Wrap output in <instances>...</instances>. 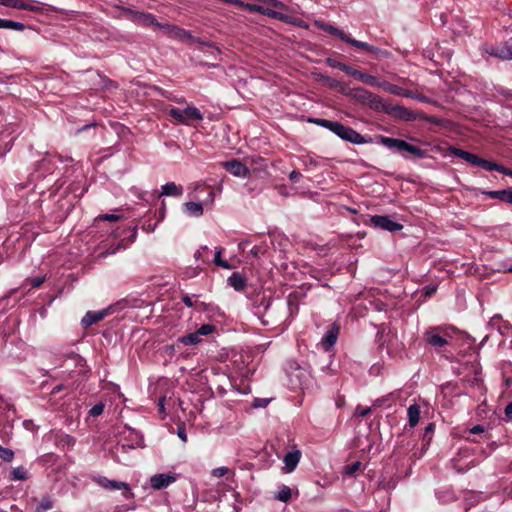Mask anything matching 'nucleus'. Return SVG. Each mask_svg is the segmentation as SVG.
Listing matches in <instances>:
<instances>
[{
  "mask_svg": "<svg viewBox=\"0 0 512 512\" xmlns=\"http://www.w3.org/2000/svg\"><path fill=\"white\" fill-rule=\"evenodd\" d=\"M169 115L176 121L178 124L190 126L194 121H202L203 115L198 108L195 106L189 105L184 109L180 108H171L169 110Z\"/></svg>",
  "mask_w": 512,
  "mask_h": 512,
  "instance_id": "f257e3e1",
  "label": "nucleus"
},
{
  "mask_svg": "<svg viewBox=\"0 0 512 512\" xmlns=\"http://www.w3.org/2000/svg\"><path fill=\"white\" fill-rule=\"evenodd\" d=\"M349 97L354 101L368 106L370 109L379 112L382 108L383 98L363 88H354L349 92Z\"/></svg>",
  "mask_w": 512,
  "mask_h": 512,
  "instance_id": "f03ea898",
  "label": "nucleus"
},
{
  "mask_svg": "<svg viewBox=\"0 0 512 512\" xmlns=\"http://www.w3.org/2000/svg\"><path fill=\"white\" fill-rule=\"evenodd\" d=\"M378 140L383 146L389 149L396 148L399 151H406L418 158H423L426 155V152L424 150L416 146H413L401 139L381 135L378 137Z\"/></svg>",
  "mask_w": 512,
  "mask_h": 512,
  "instance_id": "7ed1b4c3",
  "label": "nucleus"
},
{
  "mask_svg": "<svg viewBox=\"0 0 512 512\" xmlns=\"http://www.w3.org/2000/svg\"><path fill=\"white\" fill-rule=\"evenodd\" d=\"M379 112L388 114L393 118L407 122L414 121L417 118L416 114L406 107L393 105L385 100H383L382 108H380Z\"/></svg>",
  "mask_w": 512,
  "mask_h": 512,
  "instance_id": "20e7f679",
  "label": "nucleus"
},
{
  "mask_svg": "<svg viewBox=\"0 0 512 512\" xmlns=\"http://www.w3.org/2000/svg\"><path fill=\"white\" fill-rule=\"evenodd\" d=\"M447 337L450 335L442 326L431 327L424 333L425 341L435 348L445 346L448 343Z\"/></svg>",
  "mask_w": 512,
  "mask_h": 512,
  "instance_id": "39448f33",
  "label": "nucleus"
},
{
  "mask_svg": "<svg viewBox=\"0 0 512 512\" xmlns=\"http://www.w3.org/2000/svg\"><path fill=\"white\" fill-rule=\"evenodd\" d=\"M93 481L106 490H124L123 495L127 499L134 497L130 486L126 482L110 480L104 476H96L93 478Z\"/></svg>",
  "mask_w": 512,
  "mask_h": 512,
  "instance_id": "423d86ee",
  "label": "nucleus"
},
{
  "mask_svg": "<svg viewBox=\"0 0 512 512\" xmlns=\"http://www.w3.org/2000/svg\"><path fill=\"white\" fill-rule=\"evenodd\" d=\"M451 152L454 156H457L466 162L470 163L473 166L481 167L485 170H488V166L490 165L491 161L479 158L476 154L464 151L462 149L458 148H452Z\"/></svg>",
  "mask_w": 512,
  "mask_h": 512,
  "instance_id": "0eeeda50",
  "label": "nucleus"
},
{
  "mask_svg": "<svg viewBox=\"0 0 512 512\" xmlns=\"http://www.w3.org/2000/svg\"><path fill=\"white\" fill-rule=\"evenodd\" d=\"M370 221L374 227L380 228L382 230H386L389 232H396L403 228L402 224L393 221L388 216L375 215V216L371 217Z\"/></svg>",
  "mask_w": 512,
  "mask_h": 512,
  "instance_id": "6e6552de",
  "label": "nucleus"
},
{
  "mask_svg": "<svg viewBox=\"0 0 512 512\" xmlns=\"http://www.w3.org/2000/svg\"><path fill=\"white\" fill-rule=\"evenodd\" d=\"M222 166L235 177L246 178L250 174L248 167L235 159L223 162Z\"/></svg>",
  "mask_w": 512,
  "mask_h": 512,
  "instance_id": "1a4fd4ad",
  "label": "nucleus"
},
{
  "mask_svg": "<svg viewBox=\"0 0 512 512\" xmlns=\"http://www.w3.org/2000/svg\"><path fill=\"white\" fill-rule=\"evenodd\" d=\"M0 5L9 8L28 10L36 13L42 12L43 10L40 6L32 5L25 0H0Z\"/></svg>",
  "mask_w": 512,
  "mask_h": 512,
  "instance_id": "9d476101",
  "label": "nucleus"
},
{
  "mask_svg": "<svg viewBox=\"0 0 512 512\" xmlns=\"http://www.w3.org/2000/svg\"><path fill=\"white\" fill-rule=\"evenodd\" d=\"M312 122L321 127H324L326 129L330 130L335 135H337L339 138H341L343 136V133H344L345 129L347 128V126H344L340 122L326 120V119H314V120H312Z\"/></svg>",
  "mask_w": 512,
  "mask_h": 512,
  "instance_id": "9b49d317",
  "label": "nucleus"
},
{
  "mask_svg": "<svg viewBox=\"0 0 512 512\" xmlns=\"http://www.w3.org/2000/svg\"><path fill=\"white\" fill-rule=\"evenodd\" d=\"M132 21H134L136 24L144 27L153 26L156 27L158 25V21L156 20L155 16L151 13H145V12H132Z\"/></svg>",
  "mask_w": 512,
  "mask_h": 512,
  "instance_id": "f8f14e48",
  "label": "nucleus"
},
{
  "mask_svg": "<svg viewBox=\"0 0 512 512\" xmlns=\"http://www.w3.org/2000/svg\"><path fill=\"white\" fill-rule=\"evenodd\" d=\"M176 478L169 474H156L150 479L151 487L155 490H160L168 487L170 484L175 482Z\"/></svg>",
  "mask_w": 512,
  "mask_h": 512,
  "instance_id": "ddd939ff",
  "label": "nucleus"
},
{
  "mask_svg": "<svg viewBox=\"0 0 512 512\" xmlns=\"http://www.w3.org/2000/svg\"><path fill=\"white\" fill-rule=\"evenodd\" d=\"M489 53L495 57L504 59V60H511L512 59V39H510L508 42L501 46H497L495 48H492Z\"/></svg>",
  "mask_w": 512,
  "mask_h": 512,
  "instance_id": "4468645a",
  "label": "nucleus"
},
{
  "mask_svg": "<svg viewBox=\"0 0 512 512\" xmlns=\"http://www.w3.org/2000/svg\"><path fill=\"white\" fill-rule=\"evenodd\" d=\"M301 458V452L299 450H293L288 452L284 456L285 472L291 473L298 465Z\"/></svg>",
  "mask_w": 512,
  "mask_h": 512,
  "instance_id": "2eb2a0df",
  "label": "nucleus"
},
{
  "mask_svg": "<svg viewBox=\"0 0 512 512\" xmlns=\"http://www.w3.org/2000/svg\"><path fill=\"white\" fill-rule=\"evenodd\" d=\"M342 140H345L347 142L353 143V144H365L369 141L360 133L355 131L353 128L348 127L345 129L343 136L341 137Z\"/></svg>",
  "mask_w": 512,
  "mask_h": 512,
  "instance_id": "dca6fc26",
  "label": "nucleus"
},
{
  "mask_svg": "<svg viewBox=\"0 0 512 512\" xmlns=\"http://www.w3.org/2000/svg\"><path fill=\"white\" fill-rule=\"evenodd\" d=\"M168 38L178 40V41L184 42V43L191 42L194 40L193 36L191 35V33L189 31H187L179 26H176V25L172 29Z\"/></svg>",
  "mask_w": 512,
  "mask_h": 512,
  "instance_id": "f3484780",
  "label": "nucleus"
},
{
  "mask_svg": "<svg viewBox=\"0 0 512 512\" xmlns=\"http://www.w3.org/2000/svg\"><path fill=\"white\" fill-rule=\"evenodd\" d=\"M482 194L487 195L492 199L512 204V190L504 189L499 191H482Z\"/></svg>",
  "mask_w": 512,
  "mask_h": 512,
  "instance_id": "a211bd4d",
  "label": "nucleus"
},
{
  "mask_svg": "<svg viewBox=\"0 0 512 512\" xmlns=\"http://www.w3.org/2000/svg\"><path fill=\"white\" fill-rule=\"evenodd\" d=\"M183 188L175 182H168L161 187L160 196H181Z\"/></svg>",
  "mask_w": 512,
  "mask_h": 512,
  "instance_id": "6ab92c4d",
  "label": "nucleus"
},
{
  "mask_svg": "<svg viewBox=\"0 0 512 512\" xmlns=\"http://www.w3.org/2000/svg\"><path fill=\"white\" fill-rule=\"evenodd\" d=\"M344 42L348 43V44H351L361 50H365L369 53H379L381 52V50L373 45H370L366 42H362V41H359V40H356V39H353L351 37H349L348 35H346L345 39L343 40Z\"/></svg>",
  "mask_w": 512,
  "mask_h": 512,
  "instance_id": "aec40b11",
  "label": "nucleus"
},
{
  "mask_svg": "<svg viewBox=\"0 0 512 512\" xmlns=\"http://www.w3.org/2000/svg\"><path fill=\"white\" fill-rule=\"evenodd\" d=\"M338 328L333 327L326 331L324 337L322 338L321 344L324 347L325 350H328L331 348L337 341L338 337Z\"/></svg>",
  "mask_w": 512,
  "mask_h": 512,
  "instance_id": "412c9836",
  "label": "nucleus"
},
{
  "mask_svg": "<svg viewBox=\"0 0 512 512\" xmlns=\"http://www.w3.org/2000/svg\"><path fill=\"white\" fill-rule=\"evenodd\" d=\"M106 315V311H97V312H87L86 315L82 318V324L85 327H89L99 321H101Z\"/></svg>",
  "mask_w": 512,
  "mask_h": 512,
  "instance_id": "4be33fe9",
  "label": "nucleus"
},
{
  "mask_svg": "<svg viewBox=\"0 0 512 512\" xmlns=\"http://www.w3.org/2000/svg\"><path fill=\"white\" fill-rule=\"evenodd\" d=\"M326 63L332 67V68H337V69H340L341 71L351 75L352 77H356L357 75V72L358 70L349 66V65H346V64H343L333 58H327L326 60Z\"/></svg>",
  "mask_w": 512,
  "mask_h": 512,
  "instance_id": "5701e85b",
  "label": "nucleus"
},
{
  "mask_svg": "<svg viewBox=\"0 0 512 512\" xmlns=\"http://www.w3.org/2000/svg\"><path fill=\"white\" fill-rule=\"evenodd\" d=\"M315 25H316L319 29H321V30H323V31H325V32H327V33H329V34H331V35H335V36H337V37H338V38H340L342 41L345 39V37H346V35H347L346 33H344V32H343L342 30H340L339 28L334 27V26H332V25H330V24H327V23L321 22V21H316V22H315Z\"/></svg>",
  "mask_w": 512,
  "mask_h": 512,
  "instance_id": "b1692460",
  "label": "nucleus"
},
{
  "mask_svg": "<svg viewBox=\"0 0 512 512\" xmlns=\"http://www.w3.org/2000/svg\"><path fill=\"white\" fill-rule=\"evenodd\" d=\"M420 406L418 404H412L408 407L407 416L408 422L411 427H415L420 419Z\"/></svg>",
  "mask_w": 512,
  "mask_h": 512,
  "instance_id": "393cba45",
  "label": "nucleus"
},
{
  "mask_svg": "<svg viewBox=\"0 0 512 512\" xmlns=\"http://www.w3.org/2000/svg\"><path fill=\"white\" fill-rule=\"evenodd\" d=\"M228 283L237 291L243 290L246 286L245 279L239 273H233L228 278Z\"/></svg>",
  "mask_w": 512,
  "mask_h": 512,
  "instance_id": "a878e982",
  "label": "nucleus"
},
{
  "mask_svg": "<svg viewBox=\"0 0 512 512\" xmlns=\"http://www.w3.org/2000/svg\"><path fill=\"white\" fill-rule=\"evenodd\" d=\"M355 78L370 86H382V83L378 81L377 77L371 74L363 73L360 70H358Z\"/></svg>",
  "mask_w": 512,
  "mask_h": 512,
  "instance_id": "bb28decb",
  "label": "nucleus"
},
{
  "mask_svg": "<svg viewBox=\"0 0 512 512\" xmlns=\"http://www.w3.org/2000/svg\"><path fill=\"white\" fill-rule=\"evenodd\" d=\"M382 87L391 94L410 97V92L394 84L383 82Z\"/></svg>",
  "mask_w": 512,
  "mask_h": 512,
  "instance_id": "cd10ccee",
  "label": "nucleus"
},
{
  "mask_svg": "<svg viewBox=\"0 0 512 512\" xmlns=\"http://www.w3.org/2000/svg\"><path fill=\"white\" fill-rule=\"evenodd\" d=\"M184 207L189 215L194 217H200L203 214L202 204L196 202H187Z\"/></svg>",
  "mask_w": 512,
  "mask_h": 512,
  "instance_id": "c85d7f7f",
  "label": "nucleus"
},
{
  "mask_svg": "<svg viewBox=\"0 0 512 512\" xmlns=\"http://www.w3.org/2000/svg\"><path fill=\"white\" fill-rule=\"evenodd\" d=\"M54 507V502L50 496H44L38 503L34 512H46Z\"/></svg>",
  "mask_w": 512,
  "mask_h": 512,
  "instance_id": "c756f323",
  "label": "nucleus"
},
{
  "mask_svg": "<svg viewBox=\"0 0 512 512\" xmlns=\"http://www.w3.org/2000/svg\"><path fill=\"white\" fill-rule=\"evenodd\" d=\"M178 341L184 345H196L201 342V337L196 331L194 333L180 337Z\"/></svg>",
  "mask_w": 512,
  "mask_h": 512,
  "instance_id": "7c9ffc66",
  "label": "nucleus"
},
{
  "mask_svg": "<svg viewBox=\"0 0 512 512\" xmlns=\"http://www.w3.org/2000/svg\"><path fill=\"white\" fill-rule=\"evenodd\" d=\"M275 498L284 503L289 502L292 498V491L290 487L286 485L281 486Z\"/></svg>",
  "mask_w": 512,
  "mask_h": 512,
  "instance_id": "2f4dec72",
  "label": "nucleus"
},
{
  "mask_svg": "<svg viewBox=\"0 0 512 512\" xmlns=\"http://www.w3.org/2000/svg\"><path fill=\"white\" fill-rule=\"evenodd\" d=\"M0 25H1V28L13 29L16 31H22L25 28L24 24L21 22H16V21L6 20V19H0Z\"/></svg>",
  "mask_w": 512,
  "mask_h": 512,
  "instance_id": "473e14b6",
  "label": "nucleus"
},
{
  "mask_svg": "<svg viewBox=\"0 0 512 512\" xmlns=\"http://www.w3.org/2000/svg\"><path fill=\"white\" fill-rule=\"evenodd\" d=\"M11 475H12V477H11L12 480L24 481L28 478V472L22 466L13 468L11 471Z\"/></svg>",
  "mask_w": 512,
  "mask_h": 512,
  "instance_id": "72a5a7b5",
  "label": "nucleus"
},
{
  "mask_svg": "<svg viewBox=\"0 0 512 512\" xmlns=\"http://www.w3.org/2000/svg\"><path fill=\"white\" fill-rule=\"evenodd\" d=\"M222 249H219L215 252L214 263L215 265L222 267L224 269H231V265L226 261L221 259Z\"/></svg>",
  "mask_w": 512,
  "mask_h": 512,
  "instance_id": "f704fd0d",
  "label": "nucleus"
},
{
  "mask_svg": "<svg viewBox=\"0 0 512 512\" xmlns=\"http://www.w3.org/2000/svg\"><path fill=\"white\" fill-rule=\"evenodd\" d=\"M492 170L498 171V172H500V173H502L504 175L512 177V170L511 169L505 168L504 166L499 165L497 163L490 162V165L488 166V171H492Z\"/></svg>",
  "mask_w": 512,
  "mask_h": 512,
  "instance_id": "c9c22d12",
  "label": "nucleus"
},
{
  "mask_svg": "<svg viewBox=\"0 0 512 512\" xmlns=\"http://www.w3.org/2000/svg\"><path fill=\"white\" fill-rule=\"evenodd\" d=\"M0 458L6 462H11L14 459V452L9 448L0 446Z\"/></svg>",
  "mask_w": 512,
  "mask_h": 512,
  "instance_id": "e433bc0d",
  "label": "nucleus"
},
{
  "mask_svg": "<svg viewBox=\"0 0 512 512\" xmlns=\"http://www.w3.org/2000/svg\"><path fill=\"white\" fill-rule=\"evenodd\" d=\"M263 14L267 15V16H269L271 18L281 20V21H286L287 20V16L286 15H284L281 12L274 11V10H271V9H265L264 8Z\"/></svg>",
  "mask_w": 512,
  "mask_h": 512,
  "instance_id": "4c0bfd02",
  "label": "nucleus"
},
{
  "mask_svg": "<svg viewBox=\"0 0 512 512\" xmlns=\"http://www.w3.org/2000/svg\"><path fill=\"white\" fill-rule=\"evenodd\" d=\"M105 405L103 403H97L95 404L90 410L89 415L92 417L100 416L104 411Z\"/></svg>",
  "mask_w": 512,
  "mask_h": 512,
  "instance_id": "58836bf2",
  "label": "nucleus"
},
{
  "mask_svg": "<svg viewBox=\"0 0 512 512\" xmlns=\"http://www.w3.org/2000/svg\"><path fill=\"white\" fill-rule=\"evenodd\" d=\"M215 330V327L211 324H203L198 330V334L201 336H206L211 333H213Z\"/></svg>",
  "mask_w": 512,
  "mask_h": 512,
  "instance_id": "ea45409f",
  "label": "nucleus"
},
{
  "mask_svg": "<svg viewBox=\"0 0 512 512\" xmlns=\"http://www.w3.org/2000/svg\"><path fill=\"white\" fill-rule=\"evenodd\" d=\"M361 467V463L360 462H354L350 465H347L345 468H344V473L346 475H353L356 471H358Z\"/></svg>",
  "mask_w": 512,
  "mask_h": 512,
  "instance_id": "a19ab883",
  "label": "nucleus"
},
{
  "mask_svg": "<svg viewBox=\"0 0 512 512\" xmlns=\"http://www.w3.org/2000/svg\"><path fill=\"white\" fill-rule=\"evenodd\" d=\"M174 26L175 25H173V24L158 22V25H156V28L160 29L165 34V36L168 37L169 34L171 33L172 29L174 28Z\"/></svg>",
  "mask_w": 512,
  "mask_h": 512,
  "instance_id": "79ce46f5",
  "label": "nucleus"
},
{
  "mask_svg": "<svg viewBox=\"0 0 512 512\" xmlns=\"http://www.w3.org/2000/svg\"><path fill=\"white\" fill-rule=\"evenodd\" d=\"M229 472H230L229 468L222 466V467L213 469L212 476L220 478V477H223L224 475L228 474Z\"/></svg>",
  "mask_w": 512,
  "mask_h": 512,
  "instance_id": "37998d69",
  "label": "nucleus"
},
{
  "mask_svg": "<svg viewBox=\"0 0 512 512\" xmlns=\"http://www.w3.org/2000/svg\"><path fill=\"white\" fill-rule=\"evenodd\" d=\"M241 8H245L247 10H249L250 12H259V13H262L264 12V8L262 6H259V5H256V4H249V3H244V5L240 6Z\"/></svg>",
  "mask_w": 512,
  "mask_h": 512,
  "instance_id": "c03bdc74",
  "label": "nucleus"
},
{
  "mask_svg": "<svg viewBox=\"0 0 512 512\" xmlns=\"http://www.w3.org/2000/svg\"><path fill=\"white\" fill-rule=\"evenodd\" d=\"M121 218H122V216H120V215L108 214V213L107 214H102V215L98 216V219L105 220V221H110V222L119 221Z\"/></svg>",
  "mask_w": 512,
  "mask_h": 512,
  "instance_id": "a18cd8bd",
  "label": "nucleus"
},
{
  "mask_svg": "<svg viewBox=\"0 0 512 512\" xmlns=\"http://www.w3.org/2000/svg\"><path fill=\"white\" fill-rule=\"evenodd\" d=\"M371 413L370 407L357 406L355 410V414L359 417H366Z\"/></svg>",
  "mask_w": 512,
  "mask_h": 512,
  "instance_id": "49530a36",
  "label": "nucleus"
},
{
  "mask_svg": "<svg viewBox=\"0 0 512 512\" xmlns=\"http://www.w3.org/2000/svg\"><path fill=\"white\" fill-rule=\"evenodd\" d=\"M44 280L45 277H35L31 280V286L33 288H38L43 284Z\"/></svg>",
  "mask_w": 512,
  "mask_h": 512,
  "instance_id": "de8ad7c7",
  "label": "nucleus"
},
{
  "mask_svg": "<svg viewBox=\"0 0 512 512\" xmlns=\"http://www.w3.org/2000/svg\"><path fill=\"white\" fill-rule=\"evenodd\" d=\"M177 435L183 442L187 441V434L184 427H178Z\"/></svg>",
  "mask_w": 512,
  "mask_h": 512,
  "instance_id": "09e8293b",
  "label": "nucleus"
},
{
  "mask_svg": "<svg viewBox=\"0 0 512 512\" xmlns=\"http://www.w3.org/2000/svg\"><path fill=\"white\" fill-rule=\"evenodd\" d=\"M301 177V173L296 171V170H293L290 174H289V179L292 181V182H296L300 179Z\"/></svg>",
  "mask_w": 512,
  "mask_h": 512,
  "instance_id": "8fccbe9b",
  "label": "nucleus"
},
{
  "mask_svg": "<svg viewBox=\"0 0 512 512\" xmlns=\"http://www.w3.org/2000/svg\"><path fill=\"white\" fill-rule=\"evenodd\" d=\"M354 88H349L345 84H341L339 87V91L349 97V92H352Z\"/></svg>",
  "mask_w": 512,
  "mask_h": 512,
  "instance_id": "3c124183",
  "label": "nucleus"
},
{
  "mask_svg": "<svg viewBox=\"0 0 512 512\" xmlns=\"http://www.w3.org/2000/svg\"><path fill=\"white\" fill-rule=\"evenodd\" d=\"M182 301L187 307H193L194 305L192 298L189 295L183 296Z\"/></svg>",
  "mask_w": 512,
  "mask_h": 512,
  "instance_id": "603ef678",
  "label": "nucleus"
},
{
  "mask_svg": "<svg viewBox=\"0 0 512 512\" xmlns=\"http://www.w3.org/2000/svg\"><path fill=\"white\" fill-rule=\"evenodd\" d=\"M470 432L473 434L482 433L484 432V427L482 425H475L474 427L471 428Z\"/></svg>",
  "mask_w": 512,
  "mask_h": 512,
  "instance_id": "864d4df0",
  "label": "nucleus"
},
{
  "mask_svg": "<svg viewBox=\"0 0 512 512\" xmlns=\"http://www.w3.org/2000/svg\"><path fill=\"white\" fill-rule=\"evenodd\" d=\"M267 3L273 7L284 8V4L278 0H267Z\"/></svg>",
  "mask_w": 512,
  "mask_h": 512,
  "instance_id": "5fc2aeb1",
  "label": "nucleus"
},
{
  "mask_svg": "<svg viewBox=\"0 0 512 512\" xmlns=\"http://www.w3.org/2000/svg\"><path fill=\"white\" fill-rule=\"evenodd\" d=\"M505 415L507 418H511L512 416V402H510L505 408Z\"/></svg>",
  "mask_w": 512,
  "mask_h": 512,
  "instance_id": "6e6d98bb",
  "label": "nucleus"
},
{
  "mask_svg": "<svg viewBox=\"0 0 512 512\" xmlns=\"http://www.w3.org/2000/svg\"><path fill=\"white\" fill-rule=\"evenodd\" d=\"M329 86L332 88H339L342 83L334 79H328Z\"/></svg>",
  "mask_w": 512,
  "mask_h": 512,
  "instance_id": "4d7b16f0",
  "label": "nucleus"
},
{
  "mask_svg": "<svg viewBox=\"0 0 512 512\" xmlns=\"http://www.w3.org/2000/svg\"><path fill=\"white\" fill-rule=\"evenodd\" d=\"M435 291H436V287L435 286H428V287L425 288V294L427 296L432 295Z\"/></svg>",
  "mask_w": 512,
  "mask_h": 512,
  "instance_id": "13d9d810",
  "label": "nucleus"
},
{
  "mask_svg": "<svg viewBox=\"0 0 512 512\" xmlns=\"http://www.w3.org/2000/svg\"><path fill=\"white\" fill-rule=\"evenodd\" d=\"M278 191H279V193H280L281 195H283V196H288V195H289V193H288V191H287V187H286V186H280V187H278Z\"/></svg>",
  "mask_w": 512,
  "mask_h": 512,
  "instance_id": "bf43d9fd",
  "label": "nucleus"
},
{
  "mask_svg": "<svg viewBox=\"0 0 512 512\" xmlns=\"http://www.w3.org/2000/svg\"><path fill=\"white\" fill-rule=\"evenodd\" d=\"M164 401H165V399H164V398H161V399L159 400L158 406H159V410H160V412H164Z\"/></svg>",
  "mask_w": 512,
  "mask_h": 512,
  "instance_id": "052dcab7",
  "label": "nucleus"
},
{
  "mask_svg": "<svg viewBox=\"0 0 512 512\" xmlns=\"http://www.w3.org/2000/svg\"><path fill=\"white\" fill-rule=\"evenodd\" d=\"M258 251H259V248L258 247H253L251 249V254L254 256V257H257L258 256Z\"/></svg>",
  "mask_w": 512,
  "mask_h": 512,
  "instance_id": "680f3d73",
  "label": "nucleus"
},
{
  "mask_svg": "<svg viewBox=\"0 0 512 512\" xmlns=\"http://www.w3.org/2000/svg\"><path fill=\"white\" fill-rule=\"evenodd\" d=\"M94 125H95V124H88V125H85V126H83L82 128L78 129L76 133L78 134V133L82 132L83 130H85V129L89 128V127H92V126H94Z\"/></svg>",
  "mask_w": 512,
  "mask_h": 512,
  "instance_id": "e2e57ef3",
  "label": "nucleus"
},
{
  "mask_svg": "<svg viewBox=\"0 0 512 512\" xmlns=\"http://www.w3.org/2000/svg\"><path fill=\"white\" fill-rule=\"evenodd\" d=\"M61 389H62V386H61V385H59V386H56V387L53 389V391H52V392H53V393H57V392L61 391Z\"/></svg>",
  "mask_w": 512,
  "mask_h": 512,
  "instance_id": "0e129e2a",
  "label": "nucleus"
},
{
  "mask_svg": "<svg viewBox=\"0 0 512 512\" xmlns=\"http://www.w3.org/2000/svg\"><path fill=\"white\" fill-rule=\"evenodd\" d=\"M247 242H240L239 243V249L244 250Z\"/></svg>",
  "mask_w": 512,
  "mask_h": 512,
  "instance_id": "69168bd1",
  "label": "nucleus"
},
{
  "mask_svg": "<svg viewBox=\"0 0 512 512\" xmlns=\"http://www.w3.org/2000/svg\"><path fill=\"white\" fill-rule=\"evenodd\" d=\"M209 198H210L211 202H213V200H214V192L213 191L209 192Z\"/></svg>",
  "mask_w": 512,
  "mask_h": 512,
  "instance_id": "338daca9",
  "label": "nucleus"
},
{
  "mask_svg": "<svg viewBox=\"0 0 512 512\" xmlns=\"http://www.w3.org/2000/svg\"><path fill=\"white\" fill-rule=\"evenodd\" d=\"M381 402H382V401L378 399V400H376V401L374 402V405H375V406H380V405H381Z\"/></svg>",
  "mask_w": 512,
  "mask_h": 512,
  "instance_id": "774afa93",
  "label": "nucleus"
}]
</instances>
